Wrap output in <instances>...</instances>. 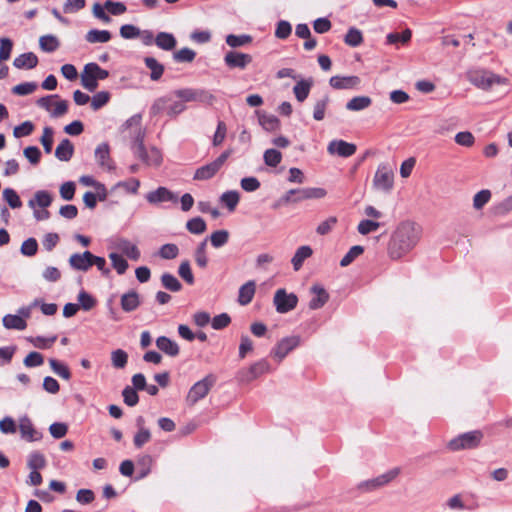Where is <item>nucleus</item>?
Segmentation results:
<instances>
[{"label":"nucleus","mask_w":512,"mask_h":512,"mask_svg":"<svg viewBox=\"0 0 512 512\" xmlns=\"http://www.w3.org/2000/svg\"><path fill=\"white\" fill-rule=\"evenodd\" d=\"M220 200L230 211H234L239 203L240 196L236 190H230L224 192L221 195Z\"/></svg>","instance_id":"a19ab883"},{"label":"nucleus","mask_w":512,"mask_h":512,"mask_svg":"<svg viewBox=\"0 0 512 512\" xmlns=\"http://www.w3.org/2000/svg\"><path fill=\"white\" fill-rule=\"evenodd\" d=\"M468 81L482 90H490L494 85L507 86L509 80L487 70H471L467 73Z\"/></svg>","instance_id":"f03ea898"},{"label":"nucleus","mask_w":512,"mask_h":512,"mask_svg":"<svg viewBox=\"0 0 512 512\" xmlns=\"http://www.w3.org/2000/svg\"><path fill=\"white\" fill-rule=\"evenodd\" d=\"M232 154V150H226L220 154L214 161L203 165L196 169L193 179L198 181L209 180L213 178L218 171L223 167L229 156Z\"/></svg>","instance_id":"423d86ee"},{"label":"nucleus","mask_w":512,"mask_h":512,"mask_svg":"<svg viewBox=\"0 0 512 512\" xmlns=\"http://www.w3.org/2000/svg\"><path fill=\"white\" fill-rule=\"evenodd\" d=\"M300 343L299 336H290L281 339L272 349L271 355L282 361L289 352L295 349Z\"/></svg>","instance_id":"f8f14e48"},{"label":"nucleus","mask_w":512,"mask_h":512,"mask_svg":"<svg viewBox=\"0 0 512 512\" xmlns=\"http://www.w3.org/2000/svg\"><path fill=\"white\" fill-rule=\"evenodd\" d=\"M111 37L112 35L108 30L97 29H91L85 35V39L89 43H106Z\"/></svg>","instance_id":"72a5a7b5"},{"label":"nucleus","mask_w":512,"mask_h":512,"mask_svg":"<svg viewBox=\"0 0 512 512\" xmlns=\"http://www.w3.org/2000/svg\"><path fill=\"white\" fill-rule=\"evenodd\" d=\"M144 63L146 67L151 71V80L158 81L164 73V66L161 63H159L154 57H145Z\"/></svg>","instance_id":"473e14b6"},{"label":"nucleus","mask_w":512,"mask_h":512,"mask_svg":"<svg viewBox=\"0 0 512 512\" xmlns=\"http://www.w3.org/2000/svg\"><path fill=\"white\" fill-rule=\"evenodd\" d=\"M329 101H330L329 96L325 95L321 99L317 100L316 103L314 104L313 118L316 121H321L324 119L325 111L329 104Z\"/></svg>","instance_id":"a18cd8bd"},{"label":"nucleus","mask_w":512,"mask_h":512,"mask_svg":"<svg viewBox=\"0 0 512 512\" xmlns=\"http://www.w3.org/2000/svg\"><path fill=\"white\" fill-rule=\"evenodd\" d=\"M132 152L135 157L139 158L148 166L158 167L162 163V153L156 147H151L147 150L144 146V133H139L136 136L131 146Z\"/></svg>","instance_id":"7ed1b4c3"},{"label":"nucleus","mask_w":512,"mask_h":512,"mask_svg":"<svg viewBox=\"0 0 512 512\" xmlns=\"http://www.w3.org/2000/svg\"><path fill=\"white\" fill-rule=\"evenodd\" d=\"M229 239V232L227 230H217L210 236L211 245L214 248H220L224 246Z\"/></svg>","instance_id":"5fc2aeb1"},{"label":"nucleus","mask_w":512,"mask_h":512,"mask_svg":"<svg viewBox=\"0 0 512 512\" xmlns=\"http://www.w3.org/2000/svg\"><path fill=\"white\" fill-rule=\"evenodd\" d=\"M40 48L45 52H54L60 46V42L57 37L53 35H44L39 39Z\"/></svg>","instance_id":"37998d69"},{"label":"nucleus","mask_w":512,"mask_h":512,"mask_svg":"<svg viewBox=\"0 0 512 512\" xmlns=\"http://www.w3.org/2000/svg\"><path fill=\"white\" fill-rule=\"evenodd\" d=\"M252 37L248 34H241V35H235V34H229L226 36V43L231 48H238L245 45H248L252 42Z\"/></svg>","instance_id":"e433bc0d"},{"label":"nucleus","mask_w":512,"mask_h":512,"mask_svg":"<svg viewBox=\"0 0 512 512\" xmlns=\"http://www.w3.org/2000/svg\"><path fill=\"white\" fill-rule=\"evenodd\" d=\"M314 84L312 78L301 79L293 87V93L298 102H304L309 96L310 90Z\"/></svg>","instance_id":"bb28decb"},{"label":"nucleus","mask_w":512,"mask_h":512,"mask_svg":"<svg viewBox=\"0 0 512 512\" xmlns=\"http://www.w3.org/2000/svg\"><path fill=\"white\" fill-rule=\"evenodd\" d=\"M95 159L98 165L107 170H113L114 163L110 157V147L108 143L99 144L95 149Z\"/></svg>","instance_id":"aec40b11"},{"label":"nucleus","mask_w":512,"mask_h":512,"mask_svg":"<svg viewBox=\"0 0 512 512\" xmlns=\"http://www.w3.org/2000/svg\"><path fill=\"white\" fill-rule=\"evenodd\" d=\"M151 439L150 431L145 427H140L137 433L134 435L133 443L136 448H141L146 443H148Z\"/></svg>","instance_id":"bf43d9fd"},{"label":"nucleus","mask_w":512,"mask_h":512,"mask_svg":"<svg viewBox=\"0 0 512 512\" xmlns=\"http://www.w3.org/2000/svg\"><path fill=\"white\" fill-rule=\"evenodd\" d=\"M38 64V57L33 52H27L19 55L13 61L17 69H33Z\"/></svg>","instance_id":"cd10ccee"},{"label":"nucleus","mask_w":512,"mask_h":512,"mask_svg":"<svg viewBox=\"0 0 512 512\" xmlns=\"http://www.w3.org/2000/svg\"><path fill=\"white\" fill-rule=\"evenodd\" d=\"M183 101L171 102L169 98L162 97L157 99L151 107L154 115L165 112L170 117H175L185 110Z\"/></svg>","instance_id":"6e6552de"},{"label":"nucleus","mask_w":512,"mask_h":512,"mask_svg":"<svg viewBox=\"0 0 512 512\" xmlns=\"http://www.w3.org/2000/svg\"><path fill=\"white\" fill-rule=\"evenodd\" d=\"M178 274L187 284L192 285L194 283V276L188 260L181 262L178 268Z\"/></svg>","instance_id":"e2e57ef3"},{"label":"nucleus","mask_w":512,"mask_h":512,"mask_svg":"<svg viewBox=\"0 0 512 512\" xmlns=\"http://www.w3.org/2000/svg\"><path fill=\"white\" fill-rule=\"evenodd\" d=\"M364 252V248L360 245L352 246L349 251L344 255L340 261L341 267H347L350 265L358 256Z\"/></svg>","instance_id":"de8ad7c7"},{"label":"nucleus","mask_w":512,"mask_h":512,"mask_svg":"<svg viewBox=\"0 0 512 512\" xmlns=\"http://www.w3.org/2000/svg\"><path fill=\"white\" fill-rule=\"evenodd\" d=\"M357 150L353 143H348L344 140H333L328 144L327 151L331 155H338L340 157H350Z\"/></svg>","instance_id":"dca6fc26"},{"label":"nucleus","mask_w":512,"mask_h":512,"mask_svg":"<svg viewBox=\"0 0 512 512\" xmlns=\"http://www.w3.org/2000/svg\"><path fill=\"white\" fill-rule=\"evenodd\" d=\"M186 229L192 234L200 235L206 231L207 225L203 218L194 217L187 221Z\"/></svg>","instance_id":"79ce46f5"},{"label":"nucleus","mask_w":512,"mask_h":512,"mask_svg":"<svg viewBox=\"0 0 512 512\" xmlns=\"http://www.w3.org/2000/svg\"><path fill=\"white\" fill-rule=\"evenodd\" d=\"M19 431L21 437L29 442L39 441L43 437L42 433L35 429L28 416H23L19 419Z\"/></svg>","instance_id":"2eb2a0df"},{"label":"nucleus","mask_w":512,"mask_h":512,"mask_svg":"<svg viewBox=\"0 0 512 512\" xmlns=\"http://www.w3.org/2000/svg\"><path fill=\"white\" fill-rule=\"evenodd\" d=\"M146 200L150 204H160L163 202H177V197L166 187H158L156 190L147 193Z\"/></svg>","instance_id":"6ab92c4d"},{"label":"nucleus","mask_w":512,"mask_h":512,"mask_svg":"<svg viewBox=\"0 0 512 512\" xmlns=\"http://www.w3.org/2000/svg\"><path fill=\"white\" fill-rule=\"evenodd\" d=\"M419 239L420 229L414 222H401L390 236L387 245L389 258L399 260L416 246Z\"/></svg>","instance_id":"f257e3e1"},{"label":"nucleus","mask_w":512,"mask_h":512,"mask_svg":"<svg viewBox=\"0 0 512 512\" xmlns=\"http://www.w3.org/2000/svg\"><path fill=\"white\" fill-rule=\"evenodd\" d=\"M259 123L267 131H275L280 127L279 119L274 115L263 114L259 117Z\"/></svg>","instance_id":"09e8293b"},{"label":"nucleus","mask_w":512,"mask_h":512,"mask_svg":"<svg viewBox=\"0 0 512 512\" xmlns=\"http://www.w3.org/2000/svg\"><path fill=\"white\" fill-rule=\"evenodd\" d=\"M2 321L7 329L24 330L27 327L26 321L18 315L7 314Z\"/></svg>","instance_id":"f704fd0d"},{"label":"nucleus","mask_w":512,"mask_h":512,"mask_svg":"<svg viewBox=\"0 0 512 512\" xmlns=\"http://www.w3.org/2000/svg\"><path fill=\"white\" fill-rule=\"evenodd\" d=\"M411 37H412V31L409 28H407L402 33H397V32L389 33L386 36V40H387V44H390V45L397 44V43L407 44L411 40Z\"/></svg>","instance_id":"ea45409f"},{"label":"nucleus","mask_w":512,"mask_h":512,"mask_svg":"<svg viewBox=\"0 0 512 512\" xmlns=\"http://www.w3.org/2000/svg\"><path fill=\"white\" fill-rule=\"evenodd\" d=\"M80 183L85 186L94 187L98 191L99 200L103 201L107 197L105 185L97 182L92 176L84 175L80 177Z\"/></svg>","instance_id":"c9c22d12"},{"label":"nucleus","mask_w":512,"mask_h":512,"mask_svg":"<svg viewBox=\"0 0 512 512\" xmlns=\"http://www.w3.org/2000/svg\"><path fill=\"white\" fill-rule=\"evenodd\" d=\"M115 247L131 260L137 261L141 256L138 247L127 239H118L115 243Z\"/></svg>","instance_id":"4be33fe9"},{"label":"nucleus","mask_w":512,"mask_h":512,"mask_svg":"<svg viewBox=\"0 0 512 512\" xmlns=\"http://www.w3.org/2000/svg\"><path fill=\"white\" fill-rule=\"evenodd\" d=\"M23 255L31 257L34 256L38 251V243L35 238H28L25 240L20 248Z\"/></svg>","instance_id":"774afa93"},{"label":"nucleus","mask_w":512,"mask_h":512,"mask_svg":"<svg viewBox=\"0 0 512 512\" xmlns=\"http://www.w3.org/2000/svg\"><path fill=\"white\" fill-rule=\"evenodd\" d=\"M380 227V223L373 220H361L357 226V230L361 235H367L376 231Z\"/></svg>","instance_id":"338daca9"},{"label":"nucleus","mask_w":512,"mask_h":512,"mask_svg":"<svg viewBox=\"0 0 512 512\" xmlns=\"http://www.w3.org/2000/svg\"><path fill=\"white\" fill-rule=\"evenodd\" d=\"M312 253H313V250L308 245L299 247L291 259V263L293 265L294 270L295 271L300 270L304 261L307 258H309L312 255Z\"/></svg>","instance_id":"7c9ffc66"},{"label":"nucleus","mask_w":512,"mask_h":512,"mask_svg":"<svg viewBox=\"0 0 512 512\" xmlns=\"http://www.w3.org/2000/svg\"><path fill=\"white\" fill-rule=\"evenodd\" d=\"M112 365L117 369H123L127 365L128 354L122 349H116L111 353Z\"/></svg>","instance_id":"3c124183"},{"label":"nucleus","mask_w":512,"mask_h":512,"mask_svg":"<svg viewBox=\"0 0 512 512\" xmlns=\"http://www.w3.org/2000/svg\"><path fill=\"white\" fill-rule=\"evenodd\" d=\"M79 308L81 307L85 311H89L96 305V299L92 297L86 291H81L78 294Z\"/></svg>","instance_id":"680f3d73"},{"label":"nucleus","mask_w":512,"mask_h":512,"mask_svg":"<svg viewBox=\"0 0 512 512\" xmlns=\"http://www.w3.org/2000/svg\"><path fill=\"white\" fill-rule=\"evenodd\" d=\"M373 185L378 190L390 191L393 187V172L385 165H380L375 173Z\"/></svg>","instance_id":"ddd939ff"},{"label":"nucleus","mask_w":512,"mask_h":512,"mask_svg":"<svg viewBox=\"0 0 512 512\" xmlns=\"http://www.w3.org/2000/svg\"><path fill=\"white\" fill-rule=\"evenodd\" d=\"M196 57L195 51L188 47L181 48L174 53L173 58L178 63L192 62Z\"/></svg>","instance_id":"6e6d98bb"},{"label":"nucleus","mask_w":512,"mask_h":512,"mask_svg":"<svg viewBox=\"0 0 512 512\" xmlns=\"http://www.w3.org/2000/svg\"><path fill=\"white\" fill-rule=\"evenodd\" d=\"M109 76V72L101 68L97 63L91 62L84 66L81 73V84L90 92H94L98 87V80H104Z\"/></svg>","instance_id":"20e7f679"},{"label":"nucleus","mask_w":512,"mask_h":512,"mask_svg":"<svg viewBox=\"0 0 512 512\" xmlns=\"http://www.w3.org/2000/svg\"><path fill=\"white\" fill-rule=\"evenodd\" d=\"M27 465L31 470L43 469L46 466V459L42 453L33 451L28 456Z\"/></svg>","instance_id":"c03bdc74"},{"label":"nucleus","mask_w":512,"mask_h":512,"mask_svg":"<svg viewBox=\"0 0 512 512\" xmlns=\"http://www.w3.org/2000/svg\"><path fill=\"white\" fill-rule=\"evenodd\" d=\"M256 292V282L249 280L239 288L238 292V303L242 306H246L253 300Z\"/></svg>","instance_id":"5701e85b"},{"label":"nucleus","mask_w":512,"mask_h":512,"mask_svg":"<svg viewBox=\"0 0 512 512\" xmlns=\"http://www.w3.org/2000/svg\"><path fill=\"white\" fill-rule=\"evenodd\" d=\"M49 364L53 372L61 378L65 380H69L71 378V372L65 364L56 359H50Z\"/></svg>","instance_id":"8fccbe9b"},{"label":"nucleus","mask_w":512,"mask_h":512,"mask_svg":"<svg viewBox=\"0 0 512 512\" xmlns=\"http://www.w3.org/2000/svg\"><path fill=\"white\" fill-rule=\"evenodd\" d=\"M483 436L480 430L466 432L450 440L448 447L452 451L474 449L480 445Z\"/></svg>","instance_id":"39448f33"},{"label":"nucleus","mask_w":512,"mask_h":512,"mask_svg":"<svg viewBox=\"0 0 512 512\" xmlns=\"http://www.w3.org/2000/svg\"><path fill=\"white\" fill-rule=\"evenodd\" d=\"M179 254V248L176 244L168 243L161 246L159 256L163 259H174Z\"/></svg>","instance_id":"052dcab7"},{"label":"nucleus","mask_w":512,"mask_h":512,"mask_svg":"<svg viewBox=\"0 0 512 512\" xmlns=\"http://www.w3.org/2000/svg\"><path fill=\"white\" fill-rule=\"evenodd\" d=\"M344 41L351 47H357L363 42V36L359 29L351 27L347 31Z\"/></svg>","instance_id":"49530a36"},{"label":"nucleus","mask_w":512,"mask_h":512,"mask_svg":"<svg viewBox=\"0 0 512 512\" xmlns=\"http://www.w3.org/2000/svg\"><path fill=\"white\" fill-rule=\"evenodd\" d=\"M3 198L12 209L20 208L22 206L20 197L12 188H5L3 190Z\"/></svg>","instance_id":"864d4df0"},{"label":"nucleus","mask_w":512,"mask_h":512,"mask_svg":"<svg viewBox=\"0 0 512 512\" xmlns=\"http://www.w3.org/2000/svg\"><path fill=\"white\" fill-rule=\"evenodd\" d=\"M51 202V195L45 190H40L35 193V199H31L28 204L33 209L36 205L46 208L51 205Z\"/></svg>","instance_id":"4c0bfd02"},{"label":"nucleus","mask_w":512,"mask_h":512,"mask_svg":"<svg viewBox=\"0 0 512 512\" xmlns=\"http://www.w3.org/2000/svg\"><path fill=\"white\" fill-rule=\"evenodd\" d=\"M216 382V377L209 374L202 380L196 382L189 390L187 400L195 404L200 399L204 398Z\"/></svg>","instance_id":"1a4fd4ad"},{"label":"nucleus","mask_w":512,"mask_h":512,"mask_svg":"<svg viewBox=\"0 0 512 512\" xmlns=\"http://www.w3.org/2000/svg\"><path fill=\"white\" fill-rule=\"evenodd\" d=\"M276 311L278 313H287L293 310L298 303V297L294 293H287L285 289H278L273 298Z\"/></svg>","instance_id":"9d476101"},{"label":"nucleus","mask_w":512,"mask_h":512,"mask_svg":"<svg viewBox=\"0 0 512 512\" xmlns=\"http://www.w3.org/2000/svg\"><path fill=\"white\" fill-rule=\"evenodd\" d=\"M155 44L162 50L171 51L176 47L177 41L173 34L159 32L155 37Z\"/></svg>","instance_id":"c85d7f7f"},{"label":"nucleus","mask_w":512,"mask_h":512,"mask_svg":"<svg viewBox=\"0 0 512 512\" xmlns=\"http://www.w3.org/2000/svg\"><path fill=\"white\" fill-rule=\"evenodd\" d=\"M174 94L184 102H200L206 105H212L215 101V96L206 89H192L185 88L179 89Z\"/></svg>","instance_id":"0eeeda50"},{"label":"nucleus","mask_w":512,"mask_h":512,"mask_svg":"<svg viewBox=\"0 0 512 512\" xmlns=\"http://www.w3.org/2000/svg\"><path fill=\"white\" fill-rule=\"evenodd\" d=\"M311 292L313 294H315V296L309 302L310 309H313V310L319 309V308L323 307L329 300V294L320 285L312 286Z\"/></svg>","instance_id":"393cba45"},{"label":"nucleus","mask_w":512,"mask_h":512,"mask_svg":"<svg viewBox=\"0 0 512 512\" xmlns=\"http://www.w3.org/2000/svg\"><path fill=\"white\" fill-rule=\"evenodd\" d=\"M156 346L159 350L168 356L175 357L179 354V345L166 336H160L156 339Z\"/></svg>","instance_id":"a878e982"},{"label":"nucleus","mask_w":512,"mask_h":512,"mask_svg":"<svg viewBox=\"0 0 512 512\" xmlns=\"http://www.w3.org/2000/svg\"><path fill=\"white\" fill-rule=\"evenodd\" d=\"M491 192L490 190L484 189L475 194L473 198V206L475 209L479 210L483 208L490 200Z\"/></svg>","instance_id":"69168bd1"},{"label":"nucleus","mask_w":512,"mask_h":512,"mask_svg":"<svg viewBox=\"0 0 512 512\" xmlns=\"http://www.w3.org/2000/svg\"><path fill=\"white\" fill-rule=\"evenodd\" d=\"M124 403L130 407L138 404L139 396L137 391L130 386H126L122 391Z\"/></svg>","instance_id":"0e129e2a"},{"label":"nucleus","mask_w":512,"mask_h":512,"mask_svg":"<svg viewBox=\"0 0 512 512\" xmlns=\"http://www.w3.org/2000/svg\"><path fill=\"white\" fill-rule=\"evenodd\" d=\"M361 83V79L358 76H332L329 80V84L334 89L348 90L357 89Z\"/></svg>","instance_id":"a211bd4d"},{"label":"nucleus","mask_w":512,"mask_h":512,"mask_svg":"<svg viewBox=\"0 0 512 512\" xmlns=\"http://www.w3.org/2000/svg\"><path fill=\"white\" fill-rule=\"evenodd\" d=\"M140 304L139 294L135 290H130L121 296L120 305L125 312L135 311Z\"/></svg>","instance_id":"b1692460"},{"label":"nucleus","mask_w":512,"mask_h":512,"mask_svg":"<svg viewBox=\"0 0 512 512\" xmlns=\"http://www.w3.org/2000/svg\"><path fill=\"white\" fill-rule=\"evenodd\" d=\"M109 258L112 262L113 268L119 275H123L128 269V262L118 253H110Z\"/></svg>","instance_id":"603ef678"},{"label":"nucleus","mask_w":512,"mask_h":512,"mask_svg":"<svg viewBox=\"0 0 512 512\" xmlns=\"http://www.w3.org/2000/svg\"><path fill=\"white\" fill-rule=\"evenodd\" d=\"M269 371V362L266 359H261L253 363L249 368L240 370L238 372V378L241 382L249 383Z\"/></svg>","instance_id":"9b49d317"},{"label":"nucleus","mask_w":512,"mask_h":512,"mask_svg":"<svg viewBox=\"0 0 512 512\" xmlns=\"http://www.w3.org/2000/svg\"><path fill=\"white\" fill-rule=\"evenodd\" d=\"M372 104L369 96H356L346 103V109L349 111H361L368 108Z\"/></svg>","instance_id":"2f4dec72"},{"label":"nucleus","mask_w":512,"mask_h":512,"mask_svg":"<svg viewBox=\"0 0 512 512\" xmlns=\"http://www.w3.org/2000/svg\"><path fill=\"white\" fill-rule=\"evenodd\" d=\"M109 99H110L109 92H106V91L98 92L91 99V108L94 111H97L100 108H102L103 106H105L109 102Z\"/></svg>","instance_id":"13d9d810"},{"label":"nucleus","mask_w":512,"mask_h":512,"mask_svg":"<svg viewBox=\"0 0 512 512\" xmlns=\"http://www.w3.org/2000/svg\"><path fill=\"white\" fill-rule=\"evenodd\" d=\"M92 258L93 254L90 251H85L72 254L68 262L72 269L86 272L93 266Z\"/></svg>","instance_id":"f3484780"},{"label":"nucleus","mask_w":512,"mask_h":512,"mask_svg":"<svg viewBox=\"0 0 512 512\" xmlns=\"http://www.w3.org/2000/svg\"><path fill=\"white\" fill-rule=\"evenodd\" d=\"M297 202H301L308 199H321L327 194L326 190L320 187H306L295 189Z\"/></svg>","instance_id":"412c9836"},{"label":"nucleus","mask_w":512,"mask_h":512,"mask_svg":"<svg viewBox=\"0 0 512 512\" xmlns=\"http://www.w3.org/2000/svg\"><path fill=\"white\" fill-rule=\"evenodd\" d=\"M161 283L163 287L171 292H178L182 289L180 281L170 273H163L161 276Z\"/></svg>","instance_id":"58836bf2"},{"label":"nucleus","mask_w":512,"mask_h":512,"mask_svg":"<svg viewBox=\"0 0 512 512\" xmlns=\"http://www.w3.org/2000/svg\"><path fill=\"white\" fill-rule=\"evenodd\" d=\"M74 153V146L69 139H63L55 150V156L60 161H69Z\"/></svg>","instance_id":"c756f323"},{"label":"nucleus","mask_w":512,"mask_h":512,"mask_svg":"<svg viewBox=\"0 0 512 512\" xmlns=\"http://www.w3.org/2000/svg\"><path fill=\"white\" fill-rule=\"evenodd\" d=\"M252 62V56L250 54L237 52V51H229L224 56L225 65L230 68H238L245 69Z\"/></svg>","instance_id":"4468645a"},{"label":"nucleus","mask_w":512,"mask_h":512,"mask_svg":"<svg viewBox=\"0 0 512 512\" xmlns=\"http://www.w3.org/2000/svg\"><path fill=\"white\" fill-rule=\"evenodd\" d=\"M263 159L267 166L276 167L282 160V154L276 149H267L264 152Z\"/></svg>","instance_id":"4d7b16f0"}]
</instances>
